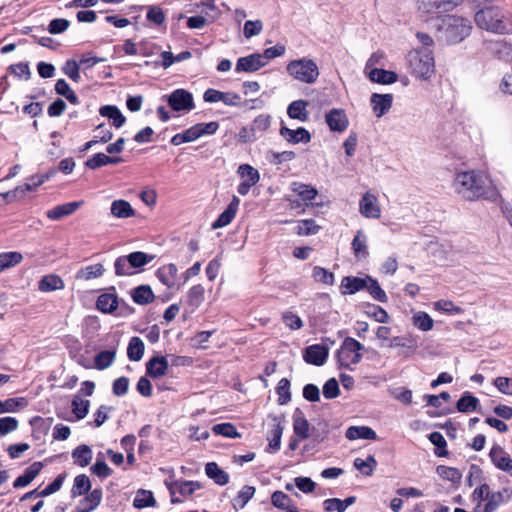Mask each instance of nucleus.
Instances as JSON below:
<instances>
[{"label":"nucleus","instance_id":"obj_56","mask_svg":"<svg viewBox=\"0 0 512 512\" xmlns=\"http://www.w3.org/2000/svg\"><path fill=\"white\" fill-rule=\"evenodd\" d=\"M278 394V403L280 405L287 404L291 400L290 381L287 378H282L276 388Z\"/></svg>","mask_w":512,"mask_h":512},{"label":"nucleus","instance_id":"obj_16","mask_svg":"<svg viewBox=\"0 0 512 512\" xmlns=\"http://www.w3.org/2000/svg\"><path fill=\"white\" fill-rule=\"evenodd\" d=\"M328 357V348L320 345V344H314L308 346L305 351L303 358L304 360L309 363L316 366H322L326 359Z\"/></svg>","mask_w":512,"mask_h":512},{"label":"nucleus","instance_id":"obj_50","mask_svg":"<svg viewBox=\"0 0 512 512\" xmlns=\"http://www.w3.org/2000/svg\"><path fill=\"white\" fill-rule=\"evenodd\" d=\"M116 352L114 350L101 351L95 356L94 363L98 370H104L110 367L115 360Z\"/></svg>","mask_w":512,"mask_h":512},{"label":"nucleus","instance_id":"obj_12","mask_svg":"<svg viewBox=\"0 0 512 512\" xmlns=\"http://www.w3.org/2000/svg\"><path fill=\"white\" fill-rule=\"evenodd\" d=\"M325 121L333 132H344L349 126L348 117L343 109L333 108L325 115Z\"/></svg>","mask_w":512,"mask_h":512},{"label":"nucleus","instance_id":"obj_27","mask_svg":"<svg viewBox=\"0 0 512 512\" xmlns=\"http://www.w3.org/2000/svg\"><path fill=\"white\" fill-rule=\"evenodd\" d=\"M42 468L43 465L41 462H34L25 470L24 474L16 478L13 483V487L20 488L27 486L36 478Z\"/></svg>","mask_w":512,"mask_h":512},{"label":"nucleus","instance_id":"obj_21","mask_svg":"<svg viewBox=\"0 0 512 512\" xmlns=\"http://www.w3.org/2000/svg\"><path fill=\"white\" fill-rule=\"evenodd\" d=\"M512 499V489L503 488L498 492L490 493V499L484 506V512H495L502 503Z\"/></svg>","mask_w":512,"mask_h":512},{"label":"nucleus","instance_id":"obj_57","mask_svg":"<svg viewBox=\"0 0 512 512\" xmlns=\"http://www.w3.org/2000/svg\"><path fill=\"white\" fill-rule=\"evenodd\" d=\"M367 239L362 230H359L352 241V249L356 256H366L367 252Z\"/></svg>","mask_w":512,"mask_h":512},{"label":"nucleus","instance_id":"obj_40","mask_svg":"<svg viewBox=\"0 0 512 512\" xmlns=\"http://www.w3.org/2000/svg\"><path fill=\"white\" fill-rule=\"evenodd\" d=\"M145 345L139 337H132L127 347V356L131 361H140L144 355Z\"/></svg>","mask_w":512,"mask_h":512},{"label":"nucleus","instance_id":"obj_46","mask_svg":"<svg viewBox=\"0 0 512 512\" xmlns=\"http://www.w3.org/2000/svg\"><path fill=\"white\" fill-rule=\"evenodd\" d=\"M479 406V400L469 392H465L457 402V410L462 413L475 411Z\"/></svg>","mask_w":512,"mask_h":512},{"label":"nucleus","instance_id":"obj_60","mask_svg":"<svg viewBox=\"0 0 512 512\" xmlns=\"http://www.w3.org/2000/svg\"><path fill=\"white\" fill-rule=\"evenodd\" d=\"M270 123L271 117L269 115L261 114L252 122L250 132L254 135H256L257 132L263 133L270 127Z\"/></svg>","mask_w":512,"mask_h":512},{"label":"nucleus","instance_id":"obj_32","mask_svg":"<svg viewBox=\"0 0 512 512\" xmlns=\"http://www.w3.org/2000/svg\"><path fill=\"white\" fill-rule=\"evenodd\" d=\"M64 288V282L56 274H48L41 278L38 283V289L41 292H51L56 290H61Z\"/></svg>","mask_w":512,"mask_h":512},{"label":"nucleus","instance_id":"obj_23","mask_svg":"<svg viewBox=\"0 0 512 512\" xmlns=\"http://www.w3.org/2000/svg\"><path fill=\"white\" fill-rule=\"evenodd\" d=\"M272 421V429L270 431V436L268 437V450L270 452H275L280 449L281 437L283 434L284 427L282 424V420L279 417L274 416L272 418Z\"/></svg>","mask_w":512,"mask_h":512},{"label":"nucleus","instance_id":"obj_62","mask_svg":"<svg viewBox=\"0 0 512 512\" xmlns=\"http://www.w3.org/2000/svg\"><path fill=\"white\" fill-rule=\"evenodd\" d=\"M212 431L217 435H222L228 438H237L240 436L235 426L231 423L216 424L212 427Z\"/></svg>","mask_w":512,"mask_h":512},{"label":"nucleus","instance_id":"obj_54","mask_svg":"<svg viewBox=\"0 0 512 512\" xmlns=\"http://www.w3.org/2000/svg\"><path fill=\"white\" fill-rule=\"evenodd\" d=\"M354 466L356 469L361 471L363 474L370 476L377 466V461L374 456H368L367 459L356 458L354 460Z\"/></svg>","mask_w":512,"mask_h":512},{"label":"nucleus","instance_id":"obj_1","mask_svg":"<svg viewBox=\"0 0 512 512\" xmlns=\"http://www.w3.org/2000/svg\"><path fill=\"white\" fill-rule=\"evenodd\" d=\"M452 188L459 197L467 201L485 199L494 202L499 197V191L492 181L476 170L456 173Z\"/></svg>","mask_w":512,"mask_h":512},{"label":"nucleus","instance_id":"obj_33","mask_svg":"<svg viewBox=\"0 0 512 512\" xmlns=\"http://www.w3.org/2000/svg\"><path fill=\"white\" fill-rule=\"evenodd\" d=\"M271 502L276 508L285 512H297V507L293 501L282 491H275L271 496Z\"/></svg>","mask_w":512,"mask_h":512},{"label":"nucleus","instance_id":"obj_64","mask_svg":"<svg viewBox=\"0 0 512 512\" xmlns=\"http://www.w3.org/2000/svg\"><path fill=\"white\" fill-rule=\"evenodd\" d=\"M493 385L504 395L512 396V377L499 376L493 380Z\"/></svg>","mask_w":512,"mask_h":512},{"label":"nucleus","instance_id":"obj_19","mask_svg":"<svg viewBox=\"0 0 512 512\" xmlns=\"http://www.w3.org/2000/svg\"><path fill=\"white\" fill-rule=\"evenodd\" d=\"M83 204H84V201H82V200L61 204V205L55 206L54 208L48 210L46 212V216L51 220L57 221V220L62 219L63 217L73 214Z\"/></svg>","mask_w":512,"mask_h":512},{"label":"nucleus","instance_id":"obj_39","mask_svg":"<svg viewBox=\"0 0 512 512\" xmlns=\"http://www.w3.org/2000/svg\"><path fill=\"white\" fill-rule=\"evenodd\" d=\"M92 456V450L86 444L77 446L72 452L74 463L81 467L87 466L92 460Z\"/></svg>","mask_w":512,"mask_h":512},{"label":"nucleus","instance_id":"obj_48","mask_svg":"<svg viewBox=\"0 0 512 512\" xmlns=\"http://www.w3.org/2000/svg\"><path fill=\"white\" fill-rule=\"evenodd\" d=\"M102 500L101 489H94L89 492L82 501L84 508H80L83 512H91L96 509Z\"/></svg>","mask_w":512,"mask_h":512},{"label":"nucleus","instance_id":"obj_36","mask_svg":"<svg viewBox=\"0 0 512 512\" xmlns=\"http://www.w3.org/2000/svg\"><path fill=\"white\" fill-rule=\"evenodd\" d=\"M104 266L100 263L89 265L81 268L76 273L77 280L89 281L91 279L99 278L104 274Z\"/></svg>","mask_w":512,"mask_h":512},{"label":"nucleus","instance_id":"obj_15","mask_svg":"<svg viewBox=\"0 0 512 512\" xmlns=\"http://www.w3.org/2000/svg\"><path fill=\"white\" fill-rule=\"evenodd\" d=\"M489 457L492 463L499 470L510 472L512 471V458L500 445H494L490 452Z\"/></svg>","mask_w":512,"mask_h":512},{"label":"nucleus","instance_id":"obj_29","mask_svg":"<svg viewBox=\"0 0 512 512\" xmlns=\"http://www.w3.org/2000/svg\"><path fill=\"white\" fill-rule=\"evenodd\" d=\"M110 211L115 218L119 219H126L135 216V210L132 208L131 204L122 199L113 201Z\"/></svg>","mask_w":512,"mask_h":512},{"label":"nucleus","instance_id":"obj_2","mask_svg":"<svg viewBox=\"0 0 512 512\" xmlns=\"http://www.w3.org/2000/svg\"><path fill=\"white\" fill-rule=\"evenodd\" d=\"M475 23L481 29L497 34L510 31V20L507 13L497 6H487L475 13Z\"/></svg>","mask_w":512,"mask_h":512},{"label":"nucleus","instance_id":"obj_5","mask_svg":"<svg viewBox=\"0 0 512 512\" xmlns=\"http://www.w3.org/2000/svg\"><path fill=\"white\" fill-rule=\"evenodd\" d=\"M472 29L468 19L449 15L442 20L441 32L448 43L456 44L464 40Z\"/></svg>","mask_w":512,"mask_h":512},{"label":"nucleus","instance_id":"obj_43","mask_svg":"<svg viewBox=\"0 0 512 512\" xmlns=\"http://www.w3.org/2000/svg\"><path fill=\"white\" fill-rule=\"evenodd\" d=\"M255 487L253 486H244L238 492L237 496L232 500V505L235 510L243 509L248 501L254 496Z\"/></svg>","mask_w":512,"mask_h":512},{"label":"nucleus","instance_id":"obj_4","mask_svg":"<svg viewBox=\"0 0 512 512\" xmlns=\"http://www.w3.org/2000/svg\"><path fill=\"white\" fill-rule=\"evenodd\" d=\"M154 258V255L142 251H135L128 255L120 256L114 262L115 274L119 277L131 276Z\"/></svg>","mask_w":512,"mask_h":512},{"label":"nucleus","instance_id":"obj_7","mask_svg":"<svg viewBox=\"0 0 512 512\" xmlns=\"http://www.w3.org/2000/svg\"><path fill=\"white\" fill-rule=\"evenodd\" d=\"M364 345L352 337H346L336 353L337 363L340 368L352 370L361 359V350Z\"/></svg>","mask_w":512,"mask_h":512},{"label":"nucleus","instance_id":"obj_10","mask_svg":"<svg viewBox=\"0 0 512 512\" xmlns=\"http://www.w3.org/2000/svg\"><path fill=\"white\" fill-rule=\"evenodd\" d=\"M461 2L462 0H417V5L423 13H440L452 10Z\"/></svg>","mask_w":512,"mask_h":512},{"label":"nucleus","instance_id":"obj_3","mask_svg":"<svg viewBox=\"0 0 512 512\" xmlns=\"http://www.w3.org/2000/svg\"><path fill=\"white\" fill-rule=\"evenodd\" d=\"M411 73L422 80L429 79L435 72L434 57L430 50L414 49L408 54Z\"/></svg>","mask_w":512,"mask_h":512},{"label":"nucleus","instance_id":"obj_22","mask_svg":"<svg viewBox=\"0 0 512 512\" xmlns=\"http://www.w3.org/2000/svg\"><path fill=\"white\" fill-rule=\"evenodd\" d=\"M168 366L166 357L155 356L146 363V371L149 376L159 378L167 373Z\"/></svg>","mask_w":512,"mask_h":512},{"label":"nucleus","instance_id":"obj_25","mask_svg":"<svg viewBox=\"0 0 512 512\" xmlns=\"http://www.w3.org/2000/svg\"><path fill=\"white\" fill-rule=\"evenodd\" d=\"M119 306V299L114 293H103L98 296L96 307L99 311L111 314L113 313Z\"/></svg>","mask_w":512,"mask_h":512},{"label":"nucleus","instance_id":"obj_24","mask_svg":"<svg viewBox=\"0 0 512 512\" xmlns=\"http://www.w3.org/2000/svg\"><path fill=\"white\" fill-rule=\"evenodd\" d=\"M367 286V280L365 278L346 276L342 279L340 289L343 295L354 294Z\"/></svg>","mask_w":512,"mask_h":512},{"label":"nucleus","instance_id":"obj_35","mask_svg":"<svg viewBox=\"0 0 512 512\" xmlns=\"http://www.w3.org/2000/svg\"><path fill=\"white\" fill-rule=\"evenodd\" d=\"M291 190L306 203L311 202L318 195V191L315 188L300 182L291 183Z\"/></svg>","mask_w":512,"mask_h":512},{"label":"nucleus","instance_id":"obj_44","mask_svg":"<svg viewBox=\"0 0 512 512\" xmlns=\"http://www.w3.org/2000/svg\"><path fill=\"white\" fill-rule=\"evenodd\" d=\"M100 114L103 117H107L113 120V125L116 128H120L126 121V118L122 115L121 111L113 105H106L100 108Z\"/></svg>","mask_w":512,"mask_h":512},{"label":"nucleus","instance_id":"obj_37","mask_svg":"<svg viewBox=\"0 0 512 512\" xmlns=\"http://www.w3.org/2000/svg\"><path fill=\"white\" fill-rule=\"evenodd\" d=\"M293 429L295 434L301 439L309 437V424L303 413L297 409L293 415Z\"/></svg>","mask_w":512,"mask_h":512},{"label":"nucleus","instance_id":"obj_38","mask_svg":"<svg viewBox=\"0 0 512 512\" xmlns=\"http://www.w3.org/2000/svg\"><path fill=\"white\" fill-rule=\"evenodd\" d=\"M155 296L148 285H141L133 289L132 299L135 303L140 305H146L154 300Z\"/></svg>","mask_w":512,"mask_h":512},{"label":"nucleus","instance_id":"obj_28","mask_svg":"<svg viewBox=\"0 0 512 512\" xmlns=\"http://www.w3.org/2000/svg\"><path fill=\"white\" fill-rule=\"evenodd\" d=\"M177 273H178V269H177L176 265L173 263H170V264L160 267L157 270L156 275L161 283H163L168 288H173L176 285L175 280H176Z\"/></svg>","mask_w":512,"mask_h":512},{"label":"nucleus","instance_id":"obj_31","mask_svg":"<svg viewBox=\"0 0 512 512\" xmlns=\"http://www.w3.org/2000/svg\"><path fill=\"white\" fill-rule=\"evenodd\" d=\"M368 77L372 82L380 84H392L398 79L395 72L384 70L381 68H374L368 72Z\"/></svg>","mask_w":512,"mask_h":512},{"label":"nucleus","instance_id":"obj_8","mask_svg":"<svg viewBox=\"0 0 512 512\" xmlns=\"http://www.w3.org/2000/svg\"><path fill=\"white\" fill-rule=\"evenodd\" d=\"M219 128V124L215 121L209 123H198L182 133L175 134L171 138V144L179 146L183 143L192 142L197 140L203 135H212Z\"/></svg>","mask_w":512,"mask_h":512},{"label":"nucleus","instance_id":"obj_14","mask_svg":"<svg viewBox=\"0 0 512 512\" xmlns=\"http://www.w3.org/2000/svg\"><path fill=\"white\" fill-rule=\"evenodd\" d=\"M266 65L260 53H253L245 57H240L237 60L235 70L236 72H255Z\"/></svg>","mask_w":512,"mask_h":512},{"label":"nucleus","instance_id":"obj_11","mask_svg":"<svg viewBox=\"0 0 512 512\" xmlns=\"http://www.w3.org/2000/svg\"><path fill=\"white\" fill-rule=\"evenodd\" d=\"M359 212L365 218H380L381 208L377 197L370 192H366L359 202Z\"/></svg>","mask_w":512,"mask_h":512},{"label":"nucleus","instance_id":"obj_13","mask_svg":"<svg viewBox=\"0 0 512 512\" xmlns=\"http://www.w3.org/2000/svg\"><path fill=\"white\" fill-rule=\"evenodd\" d=\"M279 134L285 141L293 145L299 143L307 144L311 141V134L304 127L290 129L282 124L279 130Z\"/></svg>","mask_w":512,"mask_h":512},{"label":"nucleus","instance_id":"obj_20","mask_svg":"<svg viewBox=\"0 0 512 512\" xmlns=\"http://www.w3.org/2000/svg\"><path fill=\"white\" fill-rule=\"evenodd\" d=\"M239 204H240V199L237 196H233L230 204L219 215L217 220L212 224V228L217 229V228H221V227H224V226H227L228 224H230L236 216Z\"/></svg>","mask_w":512,"mask_h":512},{"label":"nucleus","instance_id":"obj_55","mask_svg":"<svg viewBox=\"0 0 512 512\" xmlns=\"http://www.w3.org/2000/svg\"><path fill=\"white\" fill-rule=\"evenodd\" d=\"M154 503H155V499L153 497V494L150 491H146V490L138 491L134 498V501H133V505L136 508H140V509L146 508V507H151L154 505Z\"/></svg>","mask_w":512,"mask_h":512},{"label":"nucleus","instance_id":"obj_45","mask_svg":"<svg viewBox=\"0 0 512 512\" xmlns=\"http://www.w3.org/2000/svg\"><path fill=\"white\" fill-rule=\"evenodd\" d=\"M437 474L444 480L450 481L454 484H459L462 479V473L455 467L439 465L436 468Z\"/></svg>","mask_w":512,"mask_h":512},{"label":"nucleus","instance_id":"obj_63","mask_svg":"<svg viewBox=\"0 0 512 512\" xmlns=\"http://www.w3.org/2000/svg\"><path fill=\"white\" fill-rule=\"evenodd\" d=\"M499 59L512 63V44L507 42H497L494 48Z\"/></svg>","mask_w":512,"mask_h":512},{"label":"nucleus","instance_id":"obj_41","mask_svg":"<svg viewBox=\"0 0 512 512\" xmlns=\"http://www.w3.org/2000/svg\"><path fill=\"white\" fill-rule=\"evenodd\" d=\"M205 472L207 476L214 480L218 485H225L229 481V475L220 469L219 466L214 462L206 464Z\"/></svg>","mask_w":512,"mask_h":512},{"label":"nucleus","instance_id":"obj_18","mask_svg":"<svg viewBox=\"0 0 512 512\" xmlns=\"http://www.w3.org/2000/svg\"><path fill=\"white\" fill-rule=\"evenodd\" d=\"M389 348H402L401 355L403 357H409L414 354L418 348V344L412 337L396 336L389 340L386 344Z\"/></svg>","mask_w":512,"mask_h":512},{"label":"nucleus","instance_id":"obj_58","mask_svg":"<svg viewBox=\"0 0 512 512\" xmlns=\"http://www.w3.org/2000/svg\"><path fill=\"white\" fill-rule=\"evenodd\" d=\"M90 402L89 400L82 399L79 396H75L72 400V411L77 417V419H83L89 409Z\"/></svg>","mask_w":512,"mask_h":512},{"label":"nucleus","instance_id":"obj_47","mask_svg":"<svg viewBox=\"0 0 512 512\" xmlns=\"http://www.w3.org/2000/svg\"><path fill=\"white\" fill-rule=\"evenodd\" d=\"M205 289L201 284L194 285L186 295V302L192 308H197L204 300Z\"/></svg>","mask_w":512,"mask_h":512},{"label":"nucleus","instance_id":"obj_42","mask_svg":"<svg viewBox=\"0 0 512 512\" xmlns=\"http://www.w3.org/2000/svg\"><path fill=\"white\" fill-rule=\"evenodd\" d=\"M23 260V255L17 251L0 253V273L6 269L15 267Z\"/></svg>","mask_w":512,"mask_h":512},{"label":"nucleus","instance_id":"obj_34","mask_svg":"<svg viewBox=\"0 0 512 512\" xmlns=\"http://www.w3.org/2000/svg\"><path fill=\"white\" fill-rule=\"evenodd\" d=\"M198 488H199L198 483L193 482V481H184L179 484L176 483L174 485V487H172L170 489L172 503L182 502V500L176 496V491H178L183 496H189Z\"/></svg>","mask_w":512,"mask_h":512},{"label":"nucleus","instance_id":"obj_6","mask_svg":"<svg viewBox=\"0 0 512 512\" xmlns=\"http://www.w3.org/2000/svg\"><path fill=\"white\" fill-rule=\"evenodd\" d=\"M286 70L295 80L305 84L315 83L320 74L315 61L308 58L290 61L286 66Z\"/></svg>","mask_w":512,"mask_h":512},{"label":"nucleus","instance_id":"obj_52","mask_svg":"<svg viewBox=\"0 0 512 512\" xmlns=\"http://www.w3.org/2000/svg\"><path fill=\"white\" fill-rule=\"evenodd\" d=\"M90 488H91L90 479L84 474L78 475L74 479L72 495L73 496H81V495L87 494L88 491L90 490Z\"/></svg>","mask_w":512,"mask_h":512},{"label":"nucleus","instance_id":"obj_59","mask_svg":"<svg viewBox=\"0 0 512 512\" xmlns=\"http://www.w3.org/2000/svg\"><path fill=\"white\" fill-rule=\"evenodd\" d=\"M413 323L418 329L429 331L433 328L434 321L427 313L418 312L413 316Z\"/></svg>","mask_w":512,"mask_h":512},{"label":"nucleus","instance_id":"obj_61","mask_svg":"<svg viewBox=\"0 0 512 512\" xmlns=\"http://www.w3.org/2000/svg\"><path fill=\"white\" fill-rule=\"evenodd\" d=\"M27 401L24 398H10L0 401V414L6 412H15L18 407H25Z\"/></svg>","mask_w":512,"mask_h":512},{"label":"nucleus","instance_id":"obj_51","mask_svg":"<svg viewBox=\"0 0 512 512\" xmlns=\"http://www.w3.org/2000/svg\"><path fill=\"white\" fill-rule=\"evenodd\" d=\"M237 172L244 181L249 182L250 184L255 185L260 180L258 170L249 164L240 165Z\"/></svg>","mask_w":512,"mask_h":512},{"label":"nucleus","instance_id":"obj_53","mask_svg":"<svg viewBox=\"0 0 512 512\" xmlns=\"http://www.w3.org/2000/svg\"><path fill=\"white\" fill-rule=\"evenodd\" d=\"M312 277L316 282L329 286L333 285L335 280L334 274L332 272L320 266H315L313 268Z\"/></svg>","mask_w":512,"mask_h":512},{"label":"nucleus","instance_id":"obj_17","mask_svg":"<svg viewBox=\"0 0 512 512\" xmlns=\"http://www.w3.org/2000/svg\"><path fill=\"white\" fill-rule=\"evenodd\" d=\"M370 102L375 116L380 118L392 107L393 95L374 93L371 95Z\"/></svg>","mask_w":512,"mask_h":512},{"label":"nucleus","instance_id":"obj_49","mask_svg":"<svg viewBox=\"0 0 512 512\" xmlns=\"http://www.w3.org/2000/svg\"><path fill=\"white\" fill-rule=\"evenodd\" d=\"M367 286L365 289L368 290L369 294L377 301L385 303L388 301L387 295L384 290L380 287L377 280L371 278L370 276L366 277Z\"/></svg>","mask_w":512,"mask_h":512},{"label":"nucleus","instance_id":"obj_26","mask_svg":"<svg viewBox=\"0 0 512 512\" xmlns=\"http://www.w3.org/2000/svg\"><path fill=\"white\" fill-rule=\"evenodd\" d=\"M308 103L305 100H295L287 107V114L291 119H296L301 122L308 120L309 112L307 110Z\"/></svg>","mask_w":512,"mask_h":512},{"label":"nucleus","instance_id":"obj_9","mask_svg":"<svg viewBox=\"0 0 512 512\" xmlns=\"http://www.w3.org/2000/svg\"><path fill=\"white\" fill-rule=\"evenodd\" d=\"M164 97L173 111L188 112L195 108L193 95L185 89H176L170 95Z\"/></svg>","mask_w":512,"mask_h":512},{"label":"nucleus","instance_id":"obj_30","mask_svg":"<svg viewBox=\"0 0 512 512\" xmlns=\"http://www.w3.org/2000/svg\"><path fill=\"white\" fill-rule=\"evenodd\" d=\"M345 436L349 440H376L377 438L376 432L367 426H351L346 430Z\"/></svg>","mask_w":512,"mask_h":512}]
</instances>
